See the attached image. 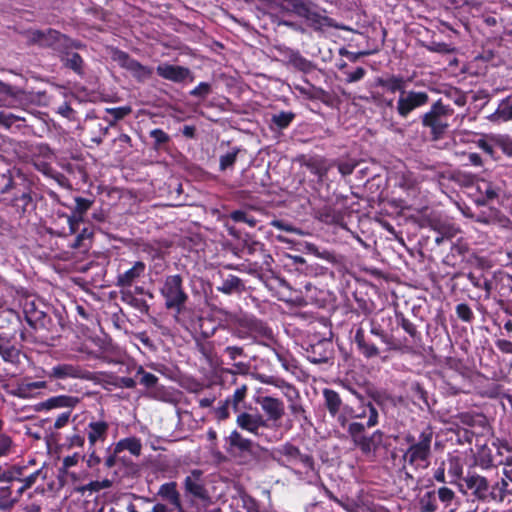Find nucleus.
<instances>
[{
    "mask_svg": "<svg viewBox=\"0 0 512 512\" xmlns=\"http://www.w3.org/2000/svg\"><path fill=\"white\" fill-rule=\"evenodd\" d=\"M231 446L237 447L240 450H249L251 447V441L244 438L238 431L234 430L230 433L227 438Z\"/></svg>",
    "mask_w": 512,
    "mask_h": 512,
    "instance_id": "nucleus-28",
    "label": "nucleus"
},
{
    "mask_svg": "<svg viewBox=\"0 0 512 512\" xmlns=\"http://www.w3.org/2000/svg\"><path fill=\"white\" fill-rule=\"evenodd\" d=\"M246 393H247V386L246 385H242L241 387H239V388H237L235 390V392L232 395L231 399H229L230 403L232 404L233 409L235 411L238 410L239 404L245 399Z\"/></svg>",
    "mask_w": 512,
    "mask_h": 512,
    "instance_id": "nucleus-34",
    "label": "nucleus"
},
{
    "mask_svg": "<svg viewBox=\"0 0 512 512\" xmlns=\"http://www.w3.org/2000/svg\"><path fill=\"white\" fill-rule=\"evenodd\" d=\"M323 393L326 401V406L330 414L332 416H335L340 411L342 405L339 395L335 391L329 389H325Z\"/></svg>",
    "mask_w": 512,
    "mask_h": 512,
    "instance_id": "nucleus-24",
    "label": "nucleus"
},
{
    "mask_svg": "<svg viewBox=\"0 0 512 512\" xmlns=\"http://www.w3.org/2000/svg\"><path fill=\"white\" fill-rule=\"evenodd\" d=\"M237 425L254 435H258L259 429L267 427V422L259 414H250L247 412L240 413L236 418Z\"/></svg>",
    "mask_w": 512,
    "mask_h": 512,
    "instance_id": "nucleus-6",
    "label": "nucleus"
},
{
    "mask_svg": "<svg viewBox=\"0 0 512 512\" xmlns=\"http://www.w3.org/2000/svg\"><path fill=\"white\" fill-rule=\"evenodd\" d=\"M355 166V163L343 162L338 165V170L343 176H347L353 172Z\"/></svg>",
    "mask_w": 512,
    "mask_h": 512,
    "instance_id": "nucleus-50",
    "label": "nucleus"
},
{
    "mask_svg": "<svg viewBox=\"0 0 512 512\" xmlns=\"http://www.w3.org/2000/svg\"><path fill=\"white\" fill-rule=\"evenodd\" d=\"M183 134L187 137H193L194 135V127L192 126H185L183 129Z\"/></svg>",
    "mask_w": 512,
    "mask_h": 512,
    "instance_id": "nucleus-64",
    "label": "nucleus"
},
{
    "mask_svg": "<svg viewBox=\"0 0 512 512\" xmlns=\"http://www.w3.org/2000/svg\"><path fill=\"white\" fill-rule=\"evenodd\" d=\"M79 403L77 397L59 395L47 399L42 403L43 408L50 410L55 408H73Z\"/></svg>",
    "mask_w": 512,
    "mask_h": 512,
    "instance_id": "nucleus-17",
    "label": "nucleus"
},
{
    "mask_svg": "<svg viewBox=\"0 0 512 512\" xmlns=\"http://www.w3.org/2000/svg\"><path fill=\"white\" fill-rule=\"evenodd\" d=\"M377 84L391 93L405 91L406 81L402 76L391 75L385 78H379Z\"/></svg>",
    "mask_w": 512,
    "mask_h": 512,
    "instance_id": "nucleus-18",
    "label": "nucleus"
},
{
    "mask_svg": "<svg viewBox=\"0 0 512 512\" xmlns=\"http://www.w3.org/2000/svg\"><path fill=\"white\" fill-rule=\"evenodd\" d=\"M358 349L367 358H372L379 354L378 348L374 344H369L367 342L365 344H363V346L359 347Z\"/></svg>",
    "mask_w": 512,
    "mask_h": 512,
    "instance_id": "nucleus-41",
    "label": "nucleus"
},
{
    "mask_svg": "<svg viewBox=\"0 0 512 512\" xmlns=\"http://www.w3.org/2000/svg\"><path fill=\"white\" fill-rule=\"evenodd\" d=\"M468 158H469V161H470L473 165H475V166H479V165H481V163H482V162H481V158H480V156H479L478 154H476V153H470V154H469V156H468Z\"/></svg>",
    "mask_w": 512,
    "mask_h": 512,
    "instance_id": "nucleus-59",
    "label": "nucleus"
},
{
    "mask_svg": "<svg viewBox=\"0 0 512 512\" xmlns=\"http://www.w3.org/2000/svg\"><path fill=\"white\" fill-rule=\"evenodd\" d=\"M184 487L186 493L199 498L206 499L207 493L204 488L202 480V472L200 470H193L184 480Z\"/></svg>",
    "mask_w": 512,
    "mask_h": 512,
    "instance_id": "nucleus-9",
    "label": "nucleus"
},
{
    "mask_svg": "<svg viewBox=\"0 0 512 512\" xmlns=\"http://www.w3.org/2000/svg\"><path fill=\"white\" fill-rule=\"evenodd\" d=\"M292 118V114L281 112L280 114L275 115L273 120L279 127L283 128L289 125V123L292 121Z\"/></svg>",
    "mask_w": 512,
    "mask_h": 512,
    "instance_id": "nucleus-40",
    "label": "nucleus"
},
{
    "mask_svg": "<svg viewBox=\"0 0 512 512\" xmlns=\"http://www.w3.org/2000/svg\"><path fill=\"white\" fill-rule=\"evenodd\" d=\"M463 461L458 456H450L448 458V475L451 477L449 483L457 484L463 475Z\"/></svg>",
    "mask_w": 512,
    "mask_h": 512,
    "instance_id": "nucleus-21",
    "label": "nucleus"
},
{
    "mask_svg": "<svg viewBox=\"0 0 512 512\" xmlns=\"http://www.w3.org/2000/svg\"><path fill=\"white\" fill-rule=\"evenodd\" d=\"M117 61L120 65L129 70L133 76L140 80L149 78L152 75V69L141 65L139 62L131 59L123 52L117 53Z\"/></svg>",
    "mask_w": 512,
    "mask_h": 512,
    "instance_id": "nucleus-8",
    "label": "nucleus"
},
{
    "mask_svg": "<svg viewBox=\"0 0 512 512\" xmlns=\"http://www.w3.org/2000/svg\"><path fill=\"white\" fill-rule=\"evenodd\" d=\"M40 471H36L29 476H27L25 479H23V485L28 489L30 488L35 482L39 475Z\"/></svg>",
    "mask_w": 512,
    "mask_h": 512,
    "instance_id": "nucleus-53",
    "label": "nucleus"
},
{
    "mask_svg": "<svg viewBox=\"0 0 512 512\" xmlns=\"http://www.w3.org/2000/svg\"><path fill=\"white\" fill-rule=\"evenodd\" d=\"M257 402L270 420L278 421L284 415V404L279 399L264 396Z\"/></svg>",
    "mask_w": 512,
    "mask_h": 512,
    "instance_id": "nucleus-11",
    "label": "nucleus"
},
{
    "mask_svg": "<svg viewBox=\"0 0 512 512\" xmlns=\"http://www.w3.org/2000/svg\"><path fill=\"white\" fill-rule=\"evenodd\" d=\"M144 271L145 264L140 261L136 262L132 268L118 275L117 285L120 287H130L132 283L144 273Z\"/></svg>",
    "mask_w": 512,
    "mask_h": 512,
    "instance_id": "nucleus-16",
    "label": "nucleus"
},
{
    "mask_svg": "<svg viewBox=\"0 0 512 512\" xmlns=\"http://www.w3.org/2000/svg\"><path fill=\"white\" fill-rule=\"evenodd\" d=\"M108 427L104 421L90 422L87 426L89 444L94 446L97 442H104L107 438Z\"/></svg>",
    "mask_w": 512,
    "mask_h": 512,
    "instance_id": "nucleus-15",
    "label": "nucleus"
},
{
    "mask_svg": "<svg viewBox=\"0 0 512 512\" xmlns=\"http://www.w3.org/2000/svg\"><path fill=\"white\" fill-rule=\"evenodd\" d=\"M16 502L17 500L11 497L9 488L0 489V510H10Z\"/></svg>",
    "mask_w": 512,
    "mask_h": 512,
    "instance_id": "nucleus-31",
    "label": "nucleus"
},
{
    "mask_svg": "<svg viewBox=\"0 0 512 512\" xmlns=\"http://www.w3.org/2000/svg\"><path fill=\"white\" fill-rule=\"evenodd\" d=\"M435 493L436 497L441 501V503L445 507L451 506L456 497L454 491L445 486L440 487Z\"/></svg>",
    "mask_w": 512,
    "mask_h": 512,
    "instance_id": "nucleus-29",
    "label": "nucleus"
},
{
    "mask_svg": "<svg viewBox=\"0 0 512 512\" xmlns=\"http://www.w3.org/2000/svg\"><path fill=\"white\" fill-rule=\"evenodd\" d=\"M451 115L452 109L439 100L423 115L422 124L431 129L434 139H439L448 128V118Z\"/></svg>",
    "mask_w": 512,
    "mask_h": 512,
    "instance_id": "nucleus-2",
    "label": "nucleus"
},
{
    "mask_svg": "<svg viewBox=\"0 0 512 512\" xmlns=\"http://www.w3.org/2000/svg\"><path fill=\"white\" fill-rule=\"evenodd\" d=\"M466 487L472 491L473 495L479 500H486L489 496V484L485 477L473 474L465 479Z\"/></svg>",
    "mask_w": 512,
    "mask_h": 512,
    "instance_id": "nucleus-10",
    "label": "nucleus"
},
{
    "mask_svg": "<svg viewBox=\"0 0 512 512\" xmlns=\"http://www.w3.org/2000/svg\"><path fill=\"white\" fill-rule=\"evenodd\" d=\"M225 351L232 360L242 355V348L236 346L227 347Z\"/></svg>",
    "mask_w": 512,
    "mask_h": 512,
    "instance_id": "nucleus-52",
    "label": "nucleus"
},
{
    "mask_svg": "<svg viewBox=\"0 0 512 512\" xmlns=\"http://www.w3.org/2000/svg\"><path fill=\"white\" fill-rule=\"evenodd\" d=\"M238 150L228 152L220 157V169L225 170L233 166L236 161Z\"/></svg>",
    "mask_w": 512,
    "mask_h": 512,
    "instance_id": "nucleus-35",
    "label": "nucleus"
},
{
    "mask_svg": "<svg viewBox=\"0 0 512 512\" xmlns=\"http://www.w3.org/2000/svg\"><path fill=\"white\" fill-rule=\"evenodd\" d=\"M137 372L142 375L140 382L146 387H152L156 384L157 377L154 374L145 372L142 367H139Z\"/></svg>",
    "mask_w": 512,
    "mask_h": 512,
    "instance_id": "nucleus-38",
    "label": "nucleus"
},
{
    "mask_svg": "<svg viewBox=\"0 0 512 512\" xmlns=\"http://www.w3.org/2000/svg\"><path fill=\"white\" fill-rule=\"evenodd\" d=\"M365 74H366L365 69L362 67H358V68H356L355 71L347 73V82H349V83L357 82V81L361 80L365 76Z\"/></svg>",
    "mask_w": 512,
    "mask_h": 512,
    "instance_id": "nucleus-43",
    "label": "nucleus"
},
{
    "mask_svg": "<svg viewBox=\"0 0 512 512\" xmlns=\"http://www.w3.org/2000/svg\"><path fill=\"white\" fill-rule=\"evenodd\" d=\"M11 446V440L8 436L0 434V456L7 454Z\"/></svg>",
    "mask_w": 512,
    "mask_h": 512,
    "instance_id": "nucleus-49",
    "label": "nucleus"
},
{
    "mask_svg": "<svg viewBox=\"0 0 512 512\" xmlns=\"http://www.w3.org/2000/svg\"><path fill=\"white\" fill-rule=\"evenodd\" d=\"M151 137L157 144H162L168 141V135L161 129H154L150 132Z\"/></svg>",
    "mask_w": 512,
    "mask_h": 512,
    "instance_id": "nucleus-45",
    "label": "nucleus"
},
{
    "mask_svg": "<svg viewBox=\"0 0 512 512\" xmlns=\"http://www.w3.org/2000/svg\"><path fill=\"white\" fill-rule=\"evenodd\" d=\"M501 146L504 153L512 156V139L504 140Z\"/></svg>",
    "mask_w": 512,
    "mask_h": 512,
    "instance_id": "nucleus-58",
    "label": "nucleus"
},
{
    "mask_svg": "<svg viewBox=\"0 0 512 512\" xmlns=\"http://www.w3.org/2000/svg\"><path fill=\"white\" fill-rule=\"evenodd\" d=\"M499 347L502 351L512 352V343L509 341H503L499 344Z\"/></svg>",
    "mask_w": 512,
    "mask_h": 512,
    "instance_id": "nucleus-60",
    "label": "nucleus"
},
{
    "mask_svg": "<svg viewBox=\"0 0 512 512\" xmlns=\"http://www.w3.org/2000/svg\"><path fill=\"white\" fill-rule=\"evenodd\" d=\"M229 404H230V400L227 399L215 410V415L218 420L222 421L229 417V415H230L229 410H228Z\"/></svg>",
    "mask_w": 512,
    "mask_h": 512,
    "instance_id": "nucleus-42",
    "label": "nucleus"
},
{
    "mask_svg": "<svg viewBox=\"0 0 512 512\" xmlns=\"http://www.w3.org/2000/svg\"><path fill=\"white\" fill-rule=\"evenodd\" d=\"M76 207H75V215L73 218H69L68 222L71 228V231L74 232V224L81 220V216L83 213H85L90 205L91 202L84 198H76Z\"/></svg>",
    "mask_w": 512,
    "mask_h": 512,
    "instance_id": "nucleus-25",
    "label": "nucleus"
},
{
    "mask_svg": "<svg viewBox=\"0 0 512 512\" xmlns=\"http://www.w3.org/2000/svg\"><path fill=\"white\" fill-rule=\"evenodd\" d=\"M152 512H168V508L164 504L157 503L153 506Z\"/></svg>",
    "mask_w": 512,
    "mask_h": 512,
    "instance_id": "nucleus-61",
    "label": "nucleus"
},
{
    "mask_svg": "<svg viewBox=\"0 0 512 512\" xmlns=\"http://www.w3.org/2000/svg\"><path fill=\"white\" fill-rule=\"evenodd\" d=\"M160 292L165 300L166 308L175 310L176 314H180L188 299V295L182 287L181 276H167L164 280L163 286L160 289Z\"/></svg>",
    "mask_w": 512,
    "mask_h": 512,
    "instance_id": "nucleus-1",
    "label": "nucleus"
},
{
    "mask_svg": "<svg viewBox=\"0 0 512 512\" xmlns=\"http://www.w3.org/2000/svg\"><path fill=\"white\" fill-rule=\"evenodd\" d=\"M51 379L65 380L69 378H84L85 372L78 366L61 363L53 366L47 373Z\"/></svg>",
    "mask_w": 512,
    "mask_h": 512,
    "instance_id": "nucleus-7",
    "label": "nucleus"
},
{
    "mask_svg": "<svg viewBox=\"0 0 512 512\" xmlns=\"http://www.w3.org/2000/svg\"><path fill=\"white\" fill-rule=\"evenodd\" d=\"M434 479L440 483H446L445 468L440 466L434 473Z\"/></svg>",
    "mask_w": 512,
    "mask_h": 512,
    "instance_id": "nucleus-54",
    "label": "nucleus"
},
{
    "mask_svg": "<svg viewBox=\"0 0 512 512\" xmlns=\"http://www.w3.org/2000/svg\"><path fill=\"white\" fill-rule=\"evenodd\" d=\"M498 454L503 456L499 460V464L505 466H512V448L508 443H500L497 447Z\"/></svg>",
    "mask_w": 512,
    "mask_h": 512,
    "instance_id": "nucleus-30",
    "label": "nucleus"
},
{
    "mask_svg": "<svg viewBox=\"0 0 512 512\" xmlns=\"http://www.w3.org/2000/svg\"><path fill=\"white\" fill-rule=\"evenodd\" d=\"M297 13L303 17H305L307 20L317 23L316 21V14L311 12L306 6H300L297 8Z\"/></svg>",
    "mask_w": 512,
    "mask_h": 512,
    "instance_id": "nucleus-46",
    "label": "nucleus"
},
{
    "mask_svg": "<svg viewBox=\"0 0 512 512\" xmlns=\"http://www.w3.org/2000/svg\"><path fill=\"white\" fill-rule=\"evenodd\" d=\"M69 419H70V412H64V413L60 414L55 420L54 428L60 429V428L64 427L69 422Z\"/></svg>",
    "mask_w": 512,
    "mask_h": 512,
    "instance_id": "nucleus-48",
    "label": "nucleus"
},
{
    "mask_svg": "<svg viewBox=\"0 0 512 512\" xmlns=\"http://www.w3.org/2000/svg\"><path fill=\"white\" fill-rule=\"evenodd\" d=\"M477 190L481 194V198L478 200L481 203L493 200L497 197V189L485 180H481L477 183Z\"/></svg>",
    "mask_w": 512,
    "mask_h": 512,
    "instance_id": "nucleus-23",
    "label": "nucleus"
},
{
    "mask_svg": "<svg viewBox=\"0 0 512 512\" xmlns=\"http://www.w3.org/2000/svg\"><path fill=\"white\" fill-rule=\"evenodd\" d=\"M127 450L134 456H139L142 450L141 441L136 437H128L120 440L114 449L115 454Z\"/></svg>",
    "mask_w": 512,
    "mask_h": 512,
    "instance_id": "nucleus-19",
    "label": "nucleus"
},
{
    "mask_svg": "<svg viewBox=\"0 0 512 512\" xmlns=\"http://www.w3.org/2000/svg\"><path fill=\"white\" fill-rule=\"evenodd\" d=\"M78 463V456H67L63 459V465L65 468H70L72 466H75Z\"/></svg>",
    "mask_w": 512,
    "mask_h": 512,
    "instance_id": "nucleus-57",
    "label": "nucleus"
},
{
    "mask_svg": "<svg viewBox=\"0 0 512 512\" xmlns=\"http://www.w3.org/2000/svg\"><path fill=\"white\" fill-rule=\"evenodd\" d=\"M58 111H59L60 114H62L64 116H68L69 113L71 112V108L68 105L64 104V105L59 107Z\"/></svg>",
    "mask_w": 512,
    "mask_h": 512,
    "instance_id": "nucleus-63",
    "label": "nucleus"
},
{
    "mask_svg": "<svg viewBox=\"0 0 512 512\" xmlns=\"http://www.w3.org/2000/svg\"><path fill=\"white\" fill-rule=\"evenodd\" d=\"M278 453L281 456L287 457V459L291 462L300 461L303 462L307 467H312L311 459L308 456L301 455L299 450L290 444H285L282 447H280L278 449Z\"/></svg>",
    "mask_w": 512,
    "mask_h": 512,
    "instance_id": "nucleus-20",
    "label": "nucleus"
},
{
    "mask_svg": "<svg viewBox=\"0 0 512 512\" xmlns=\"http://www.w3.org/2000/svg\"><path fill=\"white\" fill-rule=\"evenodd\" d=\"M433 433L430 429L423 431L419 435L416 443H413L404 454V459L410 465L416 468H426L429 464L431 442Z\"/></svg>",
    "mask_w": 512,
    "mask_h": 512,
    "instance_id": "nucleus-3",
    "label": "nucleus"
},
{
    "mask_svg": "<svg viewBox=\"0 0 512 512\" xmlns=\"http://www.w3.org/2000/svg\"><path fill=\"white\" fill-rule=\"evenodd\" d=\"M210 92V84L206 82H201L190 92V94L196 97L205 98Z\"/></svg>",
    "mask_w": 512,
    "mask_h": 512,
    "instance_id": "nucleus-37",
    "label": "nucleus"
},
{
    "mask_svg": "<svg viewBox=\"0 0 512 512\" xmlns=\"http://www.w3.org/2000/svg\"><path fill=\"white\" fill-rule=\"evenodd\" d=\"M355 343L357 344V347H361L363 346V344L366 343L365 341V335H364V331L363 329L359 328L357 329L356 331V334H355Z\"/></svg>",
    "mask_w": 512,
    "mask_h": 512,
    "instance_id": "nucleus-56",
    "label": "nucleus"
},
{
    "mask_svg": "<svg viewBox=\"0 0 512 512\" xmlns=\"http://www.w3.org/2000/svg\"><path fill=\"white\" fill-rule=\"evenodd\" d=\"M488 119L496 124L512 121V94L503 99L494 113Z\"/></svg>",
    "mask_w": 512,
    "mask_h": 512,
    "instance_id": "nucleus-13",
    "label": "nucleus"
},
{
    "mask_svg": "<svg viewBox=\"0 0 512 512\" xmlns=\"http://www.w3.org/2000/svg\"><path fill=\"white\" fill-rule=\"evenodd\" d=\"M110 114L117 120L124 118L131 113V108L128 106L112 108L109 110Z\"/></svg>",
    "mask_w": 512,
    "mask_h": 512,
    "instance_id": "nucleus-44",
    "label": "nucleus"
},
{
    "mask_svg": "<svg viewBox=\"0 0 512 512\" xmlns=\"http://www.w3.org/2000/svg\"><path fill=\"white\" fill-rule=\"evenodd\" d=\"M158 495L168 501L174 509L181 511L182 505L180 500V494L177 490V484L175 482L164 483L158 490Z\"/></svg>",
    "mask_w": 512,
    "mask_h": 512,
    "instance_id": "nucleus-14",
    "label": "nucleus"
},
{
    "mask_svg": "<svg viewBox=\"0 0 512 512\" xmlns=\"http://www.w3.org/2000/svg\"><path fill=\"white\" fill-rule=\"evenodd\" d=\"M47 383L45 381L26 382L23 381L11 391V394L19 398L28 399L34 398L37 395V391L45 389Z\"/></svg>",
    "mask_w": 512,
    "mask_h": 512,
    "instance_id": "nucleus-12",
    "label": "nucleus"
},
{
    "mask_svg": "<svg viewBox=\"0 0 512 512\" xmlns=\"http://www.w3.org/2000/svg\"><path fill=\"white\" fill-rule=\"evenodd\" d=\"M363 416H368V421L366 424V426L368 428H371L377 424L378 413L372 405L369 404V405L364 406L362 412L355 415L354 417H363Z\"/></svg>",
    "mask_w": 512,
    "mask_h": 512,
    "instance_id": "nucleus-32",
    "label": "nucleus"
},
{
    "mask_svg": "<svg viewBox=\"0 0 512 512\" xmlns=\"http://www.w3.org/2000/svg\"><path fill=\"white\" fill-rule=\"evenodd\" d=\"M0 356L4 361L13 362L18 356V350L12 345L10 339L0 335Z\"/></svg>",
    "mask_w": 512,
    "mask_h": 512,
    "instance_id": "nucleus-22",
    "label": "nucleus"
},
{
    "mask_svg": "<svg viewBox=\"0 0 512 512\" xmlns=\"http://www.w3.org/2000/svg\"><path fill=\"white\" fill-rule=\"evenodd\" d=\"M428 100L429 97L425 92L404 91L397 101V112L401 117H407L410 112L425 105Z\"/></svg>",
    "mask_w": 512,
    "mask_h": 512,
    "instance_id": "nucleus-4",
    "label": "nucleus"
},
{
    "mask_svg": "<svg viewBox=\"0 0 512 512\" xmlns=\"http://www.w3.org/2000/svg\"><path fill=\"white\" fill-rule=\"evenodd\" d=\"M16 121H25V118L8 112H0V126L10 128Z\"/></svg>",
    "mask_w": 512,
    "mask_h": 512,
    "instance_id": "nucleus-33",
    "label": "nucleus"
},
{
    "mask_svg": "<svg viewBox=\"0 0 512 512\" xmlns=\"http://www.w3.org/2000/svg\"><path fill=\"white\" fill-rule=\"evenodd\" d=\"M420 508L424 512H435L437 510L436 493L428 491L420 498Z\"/></svg>",
    "mask_w": 512,
    "mask_h": 512,
    "instance_id": "nucleus-27",
    "label": "nucleus"
},
{
    "mask_svg": "<svg viewBox=\"0 0 512 512\" xmlns=\"http://www.w3.org/2000/svg\"><path fill=\"white\" fill-rule=\"evenodd\" d=\"M458 317L464 321H470L473 317V312L466 304H459L456 307Z\"/></svg>",
    "mask_w": 512,
    "mask_h": 512,
    "instance_id": "nucleus-39",
    "label": "nucleus"
},
{
    "mask_svg": "<svg viewBox=\"0 0 512 512\" xmlns=\"http://www.w3.org/2000/svg\"><path fill=\"white\" fill-rule=\"evenodd\" d=\"M231 218L236 222H245L251 227L256 225V220L253 217L248 216L244 211H234L231 214Z\"/></svg>",
    "mask_w": 512,
    "mask_h": 512,
    "instance_id": "nucleus-36",
    "label": "nucleus"
},
{
    "mask_svg": "<svg viewBox=\"0 0 512 512\" xmlns=\"http://www.w3.org/2000/svg\"><path fill=\"white\" fill-rule=\"evenodd\" d=\"M157 73L162 78L173 82L193 81L190 70L182 66L163 63L157 67Z\"/></svg>",
    "mask_w": 512,
    "mask_h": 512,
    "instance_id": "nucleus-5",
    "label": "nucleus"
},
{
    "mask_svg": "<svg viewBox=\"0 0 512 512\" xmlns=\"http://www.w3.org/2000/svg\"><path fill=\"white\" fill-rule=\"evenodd\" d=\"M68 64L70 65L71 68H73L74 70L78 71L81 67V63H82V59L81 57L78 55V54H72L69 58H68Z\"/></svg>",
    "mask_w": 512,
    "mask_h": 512,
    "instance_id": "nucleus-51",
    "label": "nucleus"
},
{
    "mask_svg": "<svg viewBox=\"0 0 512 512\" xmlns=\"http://www.w3.org/2000/svg\"><path fill=\"white\" fill-rule=\"evenodd\" d=\"M70 448L82 447L84 445V438L79 434H74L67 439Z\"/></svg>",
    "mask_w": 512,
    "mask_h": 512,
    "instance_id": "nucleus-47",
    "label": "nucleus"
},
{
    "mask_svg": "<svg viewBox=\"0 0 512 512\" xmlns=\"http://www.w3.org/2000/svg\"><path fill=\"white\" fill-rule=\"evenodd\" d=\"M365 426L361 423H351L349 425V432L353 435V436H356L357 434H360L363 430H364Z\"/></svg>",
    "mask_w": 512,
    "mask_h": 512,
    "instance_id": "nucleus-55",
    "label": "nucleus"
},
{
    "mask_svg": "<svg viewBox=\"0 0 512 512\" xmlns=\"http://www.w3.org/2000/svg\"><path fill=\"white\" fill-rule=\"evenodd\" d=\"M213 399L210 398H202L199 400V404L201 407H210L213 404Z\"/></svg>",
    "mask_w": 512,
    "mask_h": 512,
    "instance_id": "nucleus-62",
    "label": "nucleus"
},
{
    "mask_svg": "<svg viewBox=\"0 0 512 512\" xmlns=\"http://www.w3.org/2000/svg\"><path fill=\"white\" fill-rule=\"evenodd\" d=\"M242 286L241 280L234 275H229L226 279L223 280L221 286L218 287V291L231 294L233 292L239 291Z\"/></svg>",
    "mask_w": 512,
    "mask_h": 512,
    "instance_id": "nucleus-26",
    "label": "nucleus"
}]
</instances>
